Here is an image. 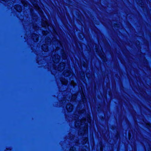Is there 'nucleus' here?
Instances as JSON below:
<instances>
[{
	"instance_id": "obj_3",
	"label": "nucleus",
	"mask_w": 151,
	"mask_h": 151,
	"mask_svg": "<svg viewBox=\"0 0 151 151\" xmlns=\"http://www.w3.org/2000/svg\"><path fill=\"white\" fill-rule=\"evenodd\" d=\"M42 25V27H44L48 26V23L46 20V19L44 17L43 19Z\"/></svg>"
},
{
	"instance_id": "obj_1",
	"label": "nucleus",
	"mask_w": 151,
	"mask_h": 151,
	"mask_svg": "<svg viewBox=\"0 0 151 151\" xmlns=\"http://www.w3.org/2000/svg\"><path fill=\"white\" fill-rule=\"evenodd\" d=\"M60 58V56L58 54H56L53 57V61L55 63H57L59 61Z\"/></svg>"
},
{
	"instance_id": "obj_5",
	"label": "nucleus",
	"mask_w": 151,
	"mask_h": 151,
	"mask_svg": "<svg viewBox=\"0 0 151 151\" xmlns=\"http://www.w3.org/2000/svg\"><path fill=\"white\" fill-rule=\"evenodd\" d=\"M64 63H63L62 64L61 63L58 67V70L60 71H62L64 68Z\"/></svg>"
},
{
	"instance_id": "obj_16",
	"label": "nucleus",
	"mask_w": 151,
	"mask_h": 151,
	"mask_svg": "<svg viewBox=\"0 0 151 151\" xmlns=\"http://www.w3.org/2000/svg\"><path fill=\"white\" fill-rule=\"evenodd\" d=\"M42 33L43 35H46L47 34L46 32L45 31H43Z\"/></svg>"
},
{
	"instance_id": "obj_11",
	"label": "nucleus",
	"mask_w": 151,
	"mask_h": 151,
	"mask_svg": "<svg viewBox=\"0 0 151 151\" xmlns=\"http://www.w3.org/2000/svg\"><path fill=\"white\" fill-rule=\"evenodd\" d=\"M22 4H23L25 6H27V3L25 1H23L22 2Z\"/></svg>"
},
{
	"instance_id": "obj_18",
	"label": "nucleus",
	"mask_w": 151,
	"mask_h": 151,
	"mask_svg": "<svg viewBox=\"0 0 151 151\" xmlns=\"http://www.w3.org/2000/svg\"><path fill=\"white\" fill-rule=\"evenodd\" d=\"M2 0L3 1H4L5 2H8V0Z\"/></svg>"
},
{
	"instance_id": "obj_10",
	"label": "nucleus",
	"mask_w": 151,
	"mask_h": 151,
	"mask_svg": "<svg viewBox=\"0 0 151 151\" xmlns=\"http://www.w3.org/2000/svg\"><path fill=\"white\" fill-rule=\"evenodd\" d=\"M76 98V96L75 95H73L72 96V99L73 100H75Z\"/></svg>"
},
{
	"instance_id": "obj_2",
	"label": "nucleus",
	"mask_w": 151,
	"mask_h": 151,
	"mask_svg": "<svg viewBox=\"0 0 151 151\" xmlns=\"http://www.w3.org/2000/svg\"><path fill=\"white\" fill-rule=\"evenodd\" d=\"M66 109L68 111H71L73 109V106L71 104H69L67 105Z\"/></svg>"
},
{
	"instance_id": "obj_17",
	"label": "nucleus",
	"mask_w": 151,
	"mask_h": 151,
	"mask_svg": "<svg viewBox=\"0 0 151 151\" xmlns=\"http://www.w3.org/2000/svg\"><path fill=\"white\" fill-rule=\"evenodd\" d=\"M88 139L87 138L86 139L84 140L85 143H86Z\"/></svg>"
},
{
	"instance_id": "obj_7",
	"label": "nucleus",
	"mask_w": 151,
	"mask_h": 151,
	"mask_svg": "<svg viewBox=\"0 0 151 151\" xmlns=\"http://www.w3.org/2000/svg\"><path fill=\"white\" fill-rule=\"evenodd\" d=\"M64 76H68L70 75V73L67 71H65L63 73Z\"/></svg>"
},
{
	"instance_id": "obj_12",
	"label": "nucleus",
	"mask_w": 151,
	"mask_h": 151,
	"mask_svg": "<svg viewBox=\"0 0 151 151\" xmlns=\"http://www.w3.org/2000/svg\"><path fill=\"white\" fill-rule=\"evenodd\" d=\"M33 5L36 8V9H38L39 10H40V8H39V7L36 4H33Z\"/></svg>"
},
{
	"instance_id": "obj_6",
	"label": "nucleus",
	"mask_w": 151,
	"mask_h": 151,
	"mask_svg": "<svg viewBox=\"0 0 151 151\" xmlns=\"http://www.w3.org/2000/svg\"><path fill=\"white\" fill-rule=\"evenodd\" d=\"M42 49L45 52H47L48 51V47L46 45L44 44L42 46Z\"/></svg>"
},
{
	"instance_id": "obj_8",
	"label": "nucleus",
	"mask_w": 151,
	"mask_h": 151,
	"mask_svg": "<svg viewBox=\"0 0 151 151\" xmlns=\"http://www.w3.org/2000/svg\"><path fill=\"white\" fill-rule=\"evenodd\" d=\"M61 81L63 84H66L68 82V81L65 79H62Z\"/></svg>"
},
{
	"instance_id": "obj_15",
	"label": "nucleus",
	"mask_w": 151,
	"mask_h": 151,
	"mask_svg": "<svg viewBox=\"0 0 151 151\" xmlns=\"http://www.w3.org/2000/svg\"><path fill=\"white\" fill-rule=\"evenodd\" d=\"M147 126L149 128H150L151 127L150 124H147Z\"/></svg>"
},
{
	"instance_id": "obj_25",
	"label": "nucleus",
	"mask_w": 151,
	"mask_h": 151,
	"mask_svg": "<svg viewBox=\"0 0 151 151\" xmlns=\"http://www.w3.org/2000/svg\"><path fill=\"white\" fill-rule=\"evenodd\" d=\"M84 133H83V134H84L85 132H84Z\"/></svg>"
},
{
	"instance_id": "obj_13",
	"label": "nucleus",
	"mask_w": 151,
	"mask_h": 151,
	"mask_svg": "<svg viewBox=\"0 0 151 151\" xmlns=\"http://www.w3.org/2000/svg\"><path fill=\"white\" fill-rule=\"evenodd\" d=\"M70 83L72 85L74 86L75 85V83L73 81H71Z\"/></svg>"
},
{
	"instance_id": "obj_14",
	"label": "nucleus",
	"mask_w": 151,
	"mask_h": 151,
	"mask_svg": "<svg viewBox=\"0 0 151 151\" xmlns=\"http://www.w3.org/2000/svg\"><path fill=\"white\" fill-rule=\"evenodd\" d=\"M75 149V148L72 147L70 148V151H74Z\"/></svg>"
},
{
	"instance_id": "obj_21",
	"label": "nucleus",
	"mask_w": 151,
	"mask_h": 151,
	"mask_svg": "<svg viewBox=\"0 0 151 151\" xmlns=\"http://www.w3.org/2000/svg\"><path fill=\"white\" fill-rule=\"evenodd\" d=\"M84 132H85L86 133V130H85V131H84Z\"/></svg>"
},
{
	"instance_id": "obj_20",
	"label": "nucleus",
	"mask_w": 151,
	"mask_h": 151,
	"mask_svg": "<svg viewBox=\"0 0 151 151\" xmlns=\"http://www.w3.org/2000/svg\"><path fill=\"white\" fill-rule=\"evenodd\" d=\"M48 40L49 42H50V38H48Z\"/></svg>"
},
{
	"instance_id": "obj_22",
	"label": "nucleus",
	"mask_w": 151,
	"mask_h": 151,
	"mask_svg": "<svg viewBox=\"0 0 151 151\" xmlns=\"http://www.w3.org/2000/svg\"><path fill=\"white\" fill-rule=\"evenodd\" d=\"M46 44H48L47 42H46Z\"/></svg>"
},
{
	"instance_id": "obj_24",
	"label": "nucleus",
	"mask_w": 151,
	"mask_h": 151,
	"mask_svg": "<svg viewBox=\"0 0 151 151\" xmlns=\"http://www.w3.org/2000/svg\"><path fill=\"white\" fill-rule=\"evenodd\" d=\"M81 134H83V133H81Z\"/></svg>"
},
{
	"instance_id": "obj_9",
	"label": "nucleus",
	"mask_w": 151,
	"mask_h": 151,
	"mask_svg": "<svg viewBox=\"0 0 151 151\" xmlns=\"http://www.w3.org/2000/svg\"><path fill=\"white\" fill-rule=\"evenodd\" d=\"M18 6V7L17 8H16V10L18 12L21 11V7L20 6Z\"/></svg>"
},
{
	"instance_id": "obj_19",
	"label": "nucleus",
	"mask_w": 151,
	"mask_h": 151,
	"mask_svg": "<svg viewBox=\"0 0 151 151\" xmlns=\"http://www.w3.org/2000/svg\"><path fill=\"white\" fill-rule=\"evenodd\" d=\"M78 124V122H76L75 123V125L77 127L78 126L77 125V124Z\"/></svg>"
},
{
	"instance_id": "obj_23",
	"label": "nucleus",
	"mask_w": 151,
	"mask_h": 151,
	"mask_svg": "<svg viewBox=\"0 0 151 151\" xmlns=\"http://www.w3.org/2000/svg\"><path fill=\"white\" fill-rule=\"evenodd\" d=\"M84 133H83V134H84L85 132H84Z\"/></svg>"
},
{
	"instance_id": "obj_4",
	"label": "nucleus",
	"mask_w": 151,
	"mask_h": 151,
	"mask_svg": "<svg viewBox=\"0 0 151 151\" xmlns=\"http://www.w3.org/2000/svg\"><path fill=\"white\" fill-rule=\"evenodd\" d=\"M32 37L33 40L35 42H37L38 41L39 36L38 35L35 34L32 35Z\"/></svg>"
}]
</instances>
